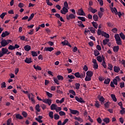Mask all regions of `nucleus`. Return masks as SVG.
Segmentation results:
<instances>
[{
  "mask_svg": "<svg viewBox=\"0 0 125 125\" xmlns=\"http://www.w3.org/2000/svg\"><path fill=\"white\" fill-rule=\"evenodd\" d=\"M49 117H50V118L51 119L53 118V111H50L49 112Z\"/></svg>",
  "mask_w": 125,
  "mask_h": 125,
  "instance_id": "09e8293b",
  "label": "nucleus"
},
{
  "mask_svg": "<svg viewBox=\"0 0 125 125\" xmlns=\"http://www.w3.org/2000/svg\"><path fill=\"white\" fill-rule=\"evenodd\" d=\"M93 68L94 69H98V63H94Z\"/></svg>",
  "mask_w": 125,
  "mask_h": 125,
  "instance_id": "774afa93",
  "label": "nucleus"
},
{
  "mask_svg": "<svg viewBox=\"0 0 125 125\" xmlns=\"http://www.w3.org/2000/svg\"><path fill=\"white\" fill-rule=\"evenodd\" d=\"M89 9L90 11V12H92V13L93 14H94L96 12H97V10H96V9H93V8H92L91 6L89 7Z\"/></svg>",
  "mask_w": 125,
  "mask_h": 125,
  "instance_id": "dca6fc26",
  "label": "nucleus"
},
{
  "mask_svg": "<svg viewBox=\"0 0 125 125\" xmlns=\"http://www.w3.org/2000/svg\"><path fill=\"white\" fill-rule=\"evenodd\" d=\"M59 115L61 116H65L66 113L64 111H61L59 112Z\"/></svg>",
  "mask_w": 125,
  "mask_h": 125,
  "instance_id": "5fc2aeb1",
  "label": "nucleus"
},
{
  "mask_svg": "<svg viewBox=\"0 0 125 125\" xmlns=\"http://www.w3.org/2000/svg\"><path fill=\"white\" fill-rule=\"evenodd\" d=\"M57 78L59 80V81H63L64 80V77L61 75H58Z\"/></svg>",
  "mask_w": 125,
  "mask_h": 125,
  "instance_id": "58836bf2",
  "label": "nucleus"
},
{
  "mask_svg": "<svg viewBox=\"0 0 125 125\" xmlns=\"http://www.w3.org/2000/svg\"><path fill=\"white\" fill-rule=\"evenodd\" d=\"M78 19L81 20L82 22H85V18L84 17H78Z\"/></svg>",
  "mask_w": 125,
  "mask_h": 125,
  "instance_id": "cd10ccee",
  "label": "nucleus"
},
{
  "mask_svg": "<svg viewBox=\"0 0 125 125\" xmlns=\"http://www.w3.org/2000/svg\"><path fill=\"white\" fill-rule=\"evenodd\" d=\"M54 119L56 120H59L60 119V116L58 114H54Z\"/></svg>",
  "mask_w": 125,
  "mask_h": 125,
  "instance_id": "a19ab883",
  "label": "nucleus"
},
{
  "mask_svg": "<svg viewBox=\"0 0 125 125\" xmlns=\"http://www.w3.org/2000/svg\"><path fill=\"white\" fill-rule=\"evenodd\" d=\"M11 125V118L8 119L7 121V125Z\"/></svg>",
  "mask_w": 125,
  "mask_h": 125,
  "instance_id": "052dcab7",
  "label": "nucleus"
},
{
  "mask_svg": "<svg viewBox=\"0 0 125 125\" xmlns=\"http://www.w3.org/2000/svg\"><path fill=\"white\" fill-rule=\"evenodd\" d=\"M33 67L35 70H38V71H42V67L41 66L37 65L36 66V65H34Z\"/></svg>",
  "mask_w": 125,
  "mask_h": 125,
  "instance_id": "b1692460",
  "label": "nucleus"
},
{
  "mask_svg": "<svg viewBox=\"0 0 125 125\" xmlns=\"http://www.w3.org/2000/svg\"><path fill=\"white\" fill-rule=\"evenodd\" d=\"M85 81V82H90L91 81V77L86 76Z\"/></svg>",
  "mask_w": 125,
  "mask_h": 125,
  "instance_id": "c9c22d12",
  "label": "nucleus"
},
{
  "mask_svg": "<svg viewBox=\"0 0 125 125\" xmlns=\"http://www.w3.org/2000/svg\"><path fill=\"white\" fill-rule=\"evenodd\" d=\"M89 30H90L91 33L92 34H94L95 33V29L92 27H88Z\"/></svg>",
  "mask_w": 125,
  "mask_h": 125,
  "instance_id": "c85d7f7f",
  "label": "nucleus"
},
{
  "mask_svg": "<svg viewBox=\"0 0 125 125\" xmlns=\"http://www.w3.org/2000/svg\"><path fill=\"white\" fill-rule=\"evenodd\" d=\"M56 108H57V105L55 104H52L51 105V110H56Z\"/></svg>",
  "mask_w": 125,
  "mask_h": 125,
  "instance_id": "a878e982",
  "label": "nucleus"
},
{
  "mask_svg": "<svg viewBox=\"0 0 125 125\" xmlns=\"http://www.w3.org/2000/svg\"><path fill=\"white\" fill-rule=\"evenodd\" d=\"M60 12L62 14L65 15L66 13H68V8L63 7L62 9L61 10Z\"/></svg>",
  "mask_w": 125,
  "mask_h": 125,
  "instance_id": "20e7f679",
  "label": "nucleus"
},
{
  "mask_svg": "<svg viewBox=\"0 0 125 125\" xmlns=\"http://www.w3.org/2000/svg\"><path fill=\"white\" fill-rule=\"evenodd\" d=\"M86 75L87 77H90L91 78L93 76V72L91 71H88L86 73Z\"/></svg>",
  "mask_w": 125,
  "mask_h": 125,
  "instance_id": "f8f14e48",
  "label": "nucleus"
},
{
  "mask_svg": "<svg viewBox=\"0 0 125 125\" xmlns=\"http://www.w3.org/2000/svg\"><path fill=\"white\" fill-rule=\"evenodd\" d=\"M6 15V13H2L0 15V17L1 18V19H3L4 18V17Z\"/></svg>",
  "mask_w": 125,
  "mask_h": 125,
  "instance_id": "4d7b16f0",
  "label": "nucleus"
},
{
  "mask_svg": "<svg viewBox=\"0 0 125 125\" xmlns=\"http://www.w3.org/2000/svg\"><path fill=\"white\" fill-rule=\"evenodd\" d=\"M103 122L106 124H109L110 123V119L109 118H105L103 119Z\"/></svg>",
  "mask_w": 125,
  "mask_h": 125,
  "instance_id": "4be33fe9",
  "label": "nucleus"
},
{
  "mask_svg": "<svg viewBox=\"0 0 125 125\" xmlns=\"http://www.w3.org/2000/svg\"><path fill=\"white\" fill-rule=\"evenodd\" d=\"M53 50H54V48L52 47H45L44 49V51H52Z\"/></svg>",
  "mask_w": 125,
  "mask_h": 125,
  "instance_id": "6e6552de",
  "label": "nucleus"
},
{
  "mask_svg": "<svg viewBox=\"0 0 125 125\" xmlns=\"http://www.w3.org/2000/svg\"><path fill=\"white\" fill-rule=\"evenodd\" d=\"M110 82H111V79H110V78H107L104 80V83L105 84H109Z\"/></svg>",
  "mask_w": 125,
  "mask_h": 125,
  "instance_id": "6ab92c4d",
  "label": "nucleus"
},
{
  "mask_svg": "<svg viewBox=\"0 0 125 125\" xmlns=\"http://www.w3.org/2000/svg\"><path fill=\"white\" fill-rule=\"evenodd\" d=\"M92 24L93 27H94V28H95L96 29H97V28H98V24L97 23V22L93 21L92 22Z\"/></svg>",
  "mask_w": 125,
  "mask_h": 125,
  "instance_id": "c756f323",
  "label": "nucleus"
},
{
  "mask_svg": "<svg viewBox=\"0 0 125 125\" xmlns=\"http://www.w3.org/2000/svg\"><path fill=\"white\" fill-rule=\"evenodd\" d=\"M99 101H100V102L101 103V104H102L103 103V102H104V101H105V99L104 98V97H103V96H101L99 99Z\"/></svg>",
  "mask_w": 125,
  "mask_h": 125,
  "instance_id": "2f4dec72",
  "label": "nucleus"
},
{
  "mask_svg": "<svg viewBox=\"0 0 125 125\" xmlns=\"http://www.w3.org/2000/svg\"><path fill=\"white\" fill-rule=\"evenodd\" d=\"M75 100L80 103H85V102L83 99L82 98H79L78 96L75 97Z\"/></svg>",
  "mask_w": 125,
  "mask_h": 125,
  "instance_id": "423d86ee",
  "label": "nucleus"
},
{
  "mask_svg": "<svg viewBox=\"0 0 125 125\" xmlns=\"http://www.w3.org/2000/svg\"><path fill=\"white\" fill-rule=\"evenodd\" d=\"M31 54L33 57H35V56H38V53H37V52L32 51H31Z\"/></svg>",
  "mask_w": 125,
  "mask_h": 125,
  "instance_id": "a18cd8bd",
  "label": "nucleus"
},
{
  "mask_svg": "<svg viewBox=\"0 0 125 125\" xmlns=\"http://www.w3.org/2000/svg\"><path fill=\"white\" fill-rule=\"evenodd\" d=\"M69 93H71L72 95H76V92L73 90H70L69 91Z\"/></svg>",
  "mask_w": 125,
  "mask_h": 125,
  "instance_id": "864d4df0",
  "label": "nucleus"
},
{
  "mask_svg": "<svg viewBox=\"0 0 125 125\" xmlns=\"http://www.w3.org/2000/svg\"><path fill=\"white\" fill-rule=\"evenodd\" d=\"M94 54L95 57L98 56V55H100V52L97 50H94Z\"/></svg>",
  "mask_w": 125,
  "mask_h": 125,
  "instance_id": "412c9836",
  "label": "nucleus"
},
{
  "mask_svg": "<svg viewBox=\"0 0 125 125\" xmlns=\"http://www.w3.org/2000/svg\"><path fill=\"white\" fill-rule=\"evenodd\" d=\"M111 98H112V99L114 102H117V98H116V96L115 95L111 94Z\"/></svg>",
  "mask_w": 125,
  "mask_h": 125,
  "instance_id": "7c9ffc66",
  "label": "nucleus"
},
{
  "mask_svg": "<svg viewBox=\"0 0 125 125\" xmlns=\"http://www.w3.org/2000/svg\"><path fill=\"white\" fill-rule=\"evenodd\" d=\"M8 48L9 50H14V49H15L14 46L12 45H10Z\"/></svg>",
  "mask_w": 125,
  "mask_h": 125,
  "instance_id": "37998d69",
  "label": "nucleus"
},
{
  "mask_svg": "<svg viewBox=\"0 0 125 125\" xmlns=\"http://www.w3.org/2000/svg\"><path fill=\"white\" fill-rule=\"evenodd\" d=\"M67 78L70 80H73L75 79V76H74V75H68Z\"/></svg>",
  "mask_w": 125,
  "mask_h": 125,
  "instance_id": "680f3d73",
  "label": "nucleus"
},
{
  "mask_svg": "<svg viewBox=\"0 0 125 125\" xmlns=\"http://www.w3.org/2000/svg\"><path fill=\"white\" fill-rule=\"evenodd\" d=\"M9 32H8L7 31H5L4 32H3L1 35V37L2 38H5L6 36H9Z\"/></svg>",
  "mask_w": 125,
  "mask_h": 125,
  "instance_id": "9d476101",
  "label": "nucleus"
},
{
  "mask_svg": "<svg viewBox=\"0 0 125 125\" xmlns=\"http://www.w3.org/2000/svg\"><path fill=\"white\" fill-rule=\"evenodd\" d=\"M85 77V72H83V73H81L80 75V79H83Z\"/></svg>",
  "mask_w": 125,
  "mask_h": 125,
  "instance_id": "ea45409f",
  "label": "nucleus"
},
{
  "mask_svg": "<svg viewBox=\"0 0 125 125\" xmlns=\"http://www.w3.org/2000/svg\"><path fill=\"white\" fill-rule=\"evenodd\" d=\"M113 70L115 73H119V72L121 71V68H120V67L119 66H114Z\"/></svg>",
  "mask_w": 125,
  "mask_h": 125,
  "instance_id": "9b49d317",
  "label": "nucleus"
},
{
  "mask_svg": "<svg viewBox=\"0 0 125 125\" xmlns=\"http://www.w3.org/2000/svg\"><path fill=\"white\" fill-rule=\"evenodd\" d=\"M21 115H23V117H24V118H27V117H28V113H27V112H26L25 111H22Z\"/></svg>",
  "mask_w": 125,
  "mask_h": 125,
  "instance_id": "4c0bfd02",
  "label": "nucleus"
},
{
  "mask_svg": "<svg viewBox=\"0 0 125 125\" xmlns=\"http://www.w3.org/2000/svg\"><path fill=\"white\" fill-rule=\"evenodd\" d=\"M24 49L25 51H30L31 50V46L26 45L24 47Z\"/></svg>",
  "mask_w": 125,
  "mask_h": 125,
  "instance_id": "2eb2a0df",
  "label": "nucleus"
},
{
  "mask_svg": "<svg viewBox=\"0 0 125 125\" xmlns=\"http://www.w3.org/2000/svg\"><path fill=\"white\" fill-rule=\"evenodd\" d=\"M102 65L104 67V69H106V68H107V65H106V62H103Z\"/></svg>",
  "mask_w": 125,
  "mask_h": 125,
  "instance_id": "603ef678",
  "label": "nucleus"
},
{
  "mask_svg": "<svg viewBox=\"0 0 125 125\" xmlns=\"http://www.w3.org/2000/svg\"><path fill=\"white\" fill-rule=\"evenodd\" d=\"M35 16V14L32 13L31 14L30 17L29 18L28 21V22L31 21V20H32V19H33V18H34V17Z\"/></svg>",
  "mask_w": 125,
  "mask_h": 125,
  "instance_id": "f704fd0d",
  "label": "nucleus"
},
{
  "mask_svg": "<svg viewBox=\"0 0 125 125\" xmlns=\"http://www.w3.org/2000/svg\"><path fill=\"white\" fill-rule=\"evenodd\" d=\"M76 18V16L74 15V14H70L69 16L66 15V19L67 20H70V19H75Z\"/></svg>",
  "mask_w": 125,
  "mask_h": 125,
  "instance_id": "39448f33",
  "label": "nucleus"
},
{
  "mask_svg": "<svg viewBox=\"0 0 125 125\" xmlns=\"http://www.w3.org/2000/svg\"><path fill=\"white\" fill-rule=\"evenodd\" d=\"M10 42H11V40H8L7 41L5 40H3L1 42L0 44L1 46H3V47H4V46H6Z\"/></svg>",
  "mask_w": 125,
  "mask_h": 125,
  "instance_id": "f03ea898",
  "label": "nucleus"
},
{
  "mask_svg": "<svg viewBox=\"0 0 125 125\" xmlns=\"http://www.w3.org/2000/svg\"><path fill=\"white\" fill-rule=\"evenodd\" d=\"M16 119H18L19 120H23V118L22 116L20 115V114H17L16 115Z\"/></svg>",
  "mask_w": 125,
  "mask_h": 125,
  "instance_id": "a211bd4d",
  "label": "nucleus"
},
{
  "mask_svg": "<svg viewBox=\"0 0 125 125\" xmlns=\"http://www.w3.org/2000/svg\"><path fill=\"white\" fill-rule=\"evenodd\" d=\"M97 60L98 62L101 63L102 62V56H98L97 57Z\"/></svg>",
  "mask_w": 125,
  "mask_h": 125,
  "instance_id": "bb28decb",
  "label": "nucleus"
},
{
  "mask_svg": "<svg viewBox=\"0 0 125 125\" xmlns=\"http://www.w3.org/2000/svg\"><path fill=\"white\" fill-rule=\"evenodd\" d=\"M19 7L20 8H22V7H24V4L23 3L20 2L18 5Z\"/></svg>",
  "mask_w": 125,
  "mask_h": 125,
  "instance_id": "69168bd1",
  "label": "nucleus"
},
{
  "mask_svg": "<svg viewBox=\"0 0 125 125\" xmlns=\"http://www.w3.org/2000/svg\"><path fill=\"white\" fill-rule=\"evenodd\" d=\"M120 36L122 40H125V34L123 33V32H121V33H120Z\"/></svg>",
  "mask_w": 125,
  "mask_h": 125,
  "instance_id": "c03bdc74",
  "label": "nucleus"
},
{
  "mask_svg": "<svg viewBox=\"0 0 125 125\" xmlns=\"http://www.w3.org/2000/svg\"><path fill=\"white\" fill-rule=\"evenodd\" d=\"M69 110L71 114H72L73 115H77V114L79 115V114H80V112L77 110H73L71 108H70Z\"/></svg>",
  "mask_w": 125,
  "mask_h": 125,
  "instance_id": "0eeeda50",
  "label": "nucleus"
},
{
  "mask_svg": "<svg viewBox=\"0 0 125 125\" xmlns=\"http://www.w3.org/2000/svg\"><path fill=\"white\" fill-rule=\"evenodd\" d=\"M121 110L120 111L121 115H124L125 114V107H121Z\"/></svg>",
  "mask_w": 125,
  "mask_h": 125,
  "instance_id": "393cba45",
  "label": "nucleus"
},
{
  "mask_svg": "<svg viewBox=\"0 0 125 125\" xmlns=\"http://www.w3.org/2000/svg\"><path fill=\"white\" fill-rule=\"evenodd\" d=\"M113 51L114 52H118L119 51V46H115L113 47Z\"/></svg>",
  "mask_w": 125,
  "mask_h": 125,
  "instance_id": "5701e85b",
  "label": "nucleus"
},
{
  "mask_svg": "<svg viewBox=\"0 0 125 125\" xmlns=\"http://www.w3.org/2000/svg\"><path fill=\"white\" fill-rule=\"evenodd\" d=\"M24 62H25V63H27V64H30V63H32V58H26V59L24 60Z\"/></svg>",
  "mask_w": 125,
  "mask_h": 125,
  "instance_id": "ddd939ff",
  "label": "nucleus"
},
{
  "mask_svg": "<svg viewBox=\"0 0 125 125\" xmlns=\"http://www.w3.org/2000/svg\"><path fill=\"white\" fill-rule=\"evenodd\" d=\"M111 32L113 33H116L117 32H118V29L117 28H114L111 30Z\"/></svg>",
  "mask_w": 125,
  "mask_h": 125,
  "instance_id": "e2e57ef3",
  "label": "nucleus"
},
{
  "mask_svg": "<svg viewBox=\"0 0 125 125\" xmlns=\"http://www.w3.org/2000/svg\"><path fill=\"white\" fill-rule=\"evenodd\" d=\"M35 109L37 112H41V109H40V104H37L35 106Z\"/></svg>",
  "mask_w": 125,
  "mask_h": 125,
  "instance_id": "72a5a7b5",
  "label": "nucleus"
},
{
  "mask_svg": "<svg viewBox=\"0 0 125 125\" xmlns=\"http://www.w3.org/2000/svg\"><path fill=\"white\" fill-rule=\"evenodd\" d=\"M93 19L94 21H98V16L97 15H94L93 16Z\"/></svg>",
  "mask_w": 125,
  "mask_h": 125,
  "instance_id": "473e14b6",
  "label": "nucleus"
},
{
  "mask_svg": "<svg viewBox=\"0 0 125 125\" xmlns=\"http://www.w3.org/2000/svg\"><path fill=\"white\" fill-rule=\"evenodd\" d=\"M80 72H76L74 74V76L76 77V78H80Z\"/></svg>",
  "mask_w": 125,
  "mask_h": 125,
  "instance_id": "338daca9",
  "label": "nucleus"
},
{
  "mask_svg": "<svg viewBox=\"0 0 125 125\" xmlns=\"http://www.w3.org/2000/svg\"><path fill=\"white\" fill-rule=\"evenodd\" d=\"M114 38L115 39L117 44H118V45H122V40H121V38L120 37V35L118 34H115L114 36Z\"/></svg>",
  "mask_w": 125,
  "mask_h": 125,
  "instance_id": "f257e3e1",
  "label": "nucleus"
},
{
  "mask_svg": "<svg viewBox=\"0 0 125 125\" xmlns=\"http://www.w3.org/2000/svg\"><path fill=\"white\" fill-rule=\"evenodd\" d=\"M53 81L55 83H56V84H58V85L60 84L59 82H58V80L57 79V78H53Z\"/></svg>",
  "mask_w": 125,
  "mask_h": 125,
  "instance_id": "3c124183",
  "label": "nucleus"
},
{
  "mask_svg": "<svg viewBox=\"0 0 125 125\" xmlns=\"http://www.w3.org/2000/svg\"><path fill=\"white\" fill-rule=\"evenodd\" d=\"M98 14L99 18H102V16H103V12L99 11Z\"/></svg>",
  "mask_w": 125,
  "mask_h": 125,
  "instance_id": "de8ad7c7",
  "label": "nucleus"
},
{
  "mask_svg": "<svg viewBox=\"0 0 125 125\" xmlns=\"http://www.w3.org/2000/svg\"><path fill=\"white\" fill-rule=\"evenodd\" d=\"M111 10L112 12H114L115 13L116 15L118 14V10H117V8H116V7L111 8Z\"/></svg>",
  "mask_w": 125,
  "mask_h": 125,
  "instance_id": "aec40b11",
  "label": "nucleus"
},
{
  "mask_svg": "<svg viewBox=\"0 0 125 125\" xmlns=\"http://www.w3.org/2000/svg\"><path fill=\"white\" fill-rule=\"evenodd\" d=\"M62 43L63 45H67L69 43V42L65 40L64 41L62 42Z\"/></svg>",
  "mask_w": 125,
  "mask_h": 125,
  "instance_id": "49530a36",
  "label": "nucleus"
},
{
  "mask_svg": "<svg viewBox=\"0 0 125 125\" xmlns=\"http://www.w3.org/2000/svg\"><path fill=\"white\" fill-rule=\"evenodd\" d=\"M102 36L103 37H104V38H106V39H109V38H110V35H109V34H107L104 31L102 32Z\"/></svg>",
  "mask_w": 125,
  "mask_h": 125,
  "instance_id": "1a4fd4ad",
  "label": "nucleus"
},
{
  "mask_svg": "<svg viewBox=\"0 0 125 125\" xmlns=\"http://www.w3.org/2000/svg\"><path fill=\"white\" fill-rule=\"evenodd\" d=\"M110 71H112L113 70V65L110 63L108 64V67L107 68Z\"/></svg>",
  "mask_w": 125,
  "mask_h": 125,
  "instance_id": "6e6d98bb",
  "label": "nucleus"
},
{
  "mask_svg": "<svg viewBox=\"0 0 125 125\" xmlns=\"http://www.w3.org/2000/svg\"><path fill=\"white\" fill-rule=\"evenodd\" d=\"M63 7H65L66 8H69V5L68 4V3L67 2V1H65L64 2Z\"/></svg>",
  "mask_w": 125,
  "mask_h": 125,
  "instance_id": "bf43d9fd",
  "label": "nucleus"
},
{
  "mask_svg": "<svg viewBox=\"0 0 125 125\" xmlns=\"http://www.w3.org/2000/svg\"><path fill=\"white\" fill-rule=\"evenodd\" d=\"M69 121V119H66L65 120H64L63 122L62 123V125H65L67 123H68Z\"/></svg>",
  "mask_w": 125,
  "mask_h": 125,
  "instance_id": "0e129e2a",
  "label": "nucleus"
},
{
  "mask_svg": "<svg viewBox=\"0 0 125 125\" xmlns=\"http://www.w3.org/2000/svg\"><path fill=\"white\" fill-rule=\"evenodd\" d=\"M1 52L4 55V54H6V53H7V52H8V49L5 48H2Z\"/></svg>",
  "mask_w": 125,
  "mask_h": 125,
  "instance_id": "4468645a",
  "label": "nucleus"
},
{
  "mask_svg": "<svg viewBox=\"0 0 125 125\" xmlns=\"http://www.w3.org/2000/svg\"><path fill=\"white\" fill-rule=\"evenodd\" d=\"M75 86L76 89H77V90H79V89H80V86H81V84H80V83H76L75 84Z\"/></svg>",
  "mask_w": 125,
  "mask_h": 125,
  "instance_id": "79ce46f5",
  "label": "nucleus"
},
{
  "mask_svg": "<svg viewBox=\"0 0 125 125\" xmlns=\"http://www.w3.org/2000/svg\"><path fill=\"white\" fill-rule=\"evenodd\" d=\"M109 39H105L103 40V44L104 45H106L108 42H109Z\"/></svg>",
  "mask_w": 125,
  "mask_h": 125,
  "instance_id": "e433bc0d",
  "label": "nucleus"
},
{
  "mask_svg": "<svg viewBox=\"0 0 125 125\" xmlns=\"http://www.w3.org/2000/svg\"><path fill=\"white\" fill-rule=\"evenodd\" d=\"M95 106L97 108V109H99L100 108V104H99V102L98 101H96L95 102Z\"/></svg>",
  "mask_w": 125,
  "mask_h": 125,
  "instance_id": "f3484780",
  "label": "nucleus"
},
{
  "mask_svg": "<svg viewBox=\"0 0 125 125\" xmlns=\"http://www.w3.org/2000/svg\"><path fill=\"white\" fill-rule=\"evenodd\" d=\"M5 87H6V85L5 82H3L1 83V88H4Z\"/></svg>",
  "mask_w": 125,
  "mask_h": 125,
  "instance_id": "8fccbe9b",
  "label": "nucleus"
},
{
  "mask_svg": "<svg viewBox=\"0 0 125 125\" xmlns=\"http://www.w3.org/2000/svg\"><path fill=\"white\" fill-rule=\"evenodd\" d=\"M46 95L49 98H51L53 96V94L49 93V92H46Z\"/></svg>",
  "mask_w": 125,
  "mask_h": 125,
  "instance_id": "13d9d810",
  "label": "nucleus"
},
{
  "mask_svg": "<svg viewBox=\"0 0 125 125\" xmlns=\"http://www.w3.org/2000/svg\"><path fill=\"white\" fill-rule=\"evenodd\" d=\"M77 14L80 16H85V13H84L83 8L79 9L77 12Z\"/></svg>",
  "mask_w": 125,
  "mask_h": 125,
  "instance_id": "7ed1b4c3",
  "label": "nucleus"
}]
</instances>
